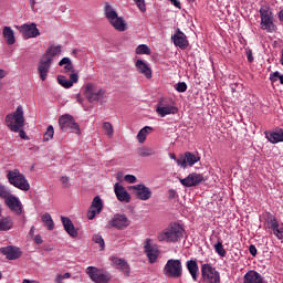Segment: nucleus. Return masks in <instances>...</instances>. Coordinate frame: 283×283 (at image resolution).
I'll return each mask as SVG.
<instances>
[{
	"label": "nucleus",
	"instance_id": "f257e3e1",
	"mask_svg": "<svg viewBox=\"0 0 283 283\" xmlns=\"http://www.w3.org/2000/svg\"><path fill=\"white\" fill-rule=\"evenodd\" d=\"M184 235L185 228L178 222H172L157 234V239L159 242L176 244V242H180V240H182Z\"/></svg>",
	"mask_w": 283,
	"mask_h": 283
},
{
	"label": "nucleus",
	"instance_id": "4d7b16f0",
	"mask_svg": "<svg viewBox=\"0 0 283 283\" xmlns=\"http://www.w3.org/2000/svg\"><path fill=\"white\" fill-rule=\"evenodd\" d=\"M247 56H248L249 63H253V61H254V59H253V51L248 50L247 51Z\"/></svg>",
	"mask_w": 283,
	"mask_h": 283
},
{
	"label": "nucleus",
	"instance_id": "a878e982",
	"mask_svg": "<svg viewBox=\"0 0 283 283\" xmlns=\"http://www.w3.org/2000/svg\"><path fill=\"white\" fill-rule=\"evenodd\" d=\"M61 222L63 224L64 231H66L71 238H78V230H76L74 227L71 218L61 217Z\"/></svg>",
	"mask_w": 283,
	"mask_h": 283
},
{
	"label": "nucleus",
	"instance_id": "412c9836",
	"mask_svg": "<svg viewBox=\"0 0 283 283\" xmlns=\"http://www.w3.org/2000/svg\"><path fill=\"white\" fill-rule=\"evenodd\" d=\"M111 262H112V265L116 266L117 270L124 273L126 277H129V275H132V268L129 266V263L125 261V259L113 256L111 259Z\"/></svg>",
	"mask_w": 283,
	"mask_h": 283
},
{
	"label": "nucleus",
	"instance_id": "9b49d317",
	"mask_svg": "<svg viewBox=\"0 0 283 283\" xmlns=\"http://www.w3.org/2000/svg\"><path fill=\"white\" fill-rule=\"evenodd\" d=\"M86 273L92 282L95 283H108L112 280V274H109V272H103V270H98L96 266L86 268Z\"/></svg>",
	"mask_w": 283,
	"mask_h": 283
},
{
	"label": "nucleus",
	"instance_id": "f03ea898",
	"mask_svg": "<svg viewBox=\"0 0 283 283\" xmlns=\"http://www.w3.org/2000/svg\"><path fill=\"white\" fill-rule=\"evenodd\" d=\"M104 14L114 30L117 32H125L127 30V22H125V19L123 17H118L116 9L107 2L104 7Z\"/></svg>",
	"mask_w": 283,
	"mask_h": 283
},
{
	"label": "nucleus",
	"instance_id": "49530a36",
	"mask_svg": "<svg viewBox=\"0 0 283 283\" xmlns=\"http://www.w3.org/2000/svg\"><path fill=\"white\" fill-rule=\"evenodd\" d=\"M175 90L179 93H185V91L187 90V83L185 82H179L175 85Z\"/></svg>",
	"mask_w": 283,
	"mask_h": 283
},
{
	"label": "nucleus",
	"instance_id": "052dcab7",
	"mask_svg": "<svg viewBox=\"0 0 283 283\" xmlns=\"http://www.w3.org/2000/svg\"><path fill=\"white\" fill-rule=\"evenodd\" d=\"M35 231H36V228L34 226H32L30 231H29V235L34 237Z\"/></svg>",
	"mask_w": 283,
	"mask_h": 283
},
{
	"label": "nucleus",
	"instance_id": "603ef678",
	"mask_svg": "<svg viewBox=\"0 0 283 283\" xmlns=\"http://www.w3.org/2000/svg\"><path fill=\"white\" fill-rule=\"evenodd\" d=\"M75 98H76L77 103H78L80 105H82V107H84V109H87V108H85V105L83 104V103H85V98H83V96L81 95V93L75 94Z\"/></svg>",
	"mask_w": 283,
	"mask_h": 283
},
{
	"label": "nucleus",
	"instance_id": "aec40b11",
	"mask_svg": "<svg viewBox=\"0 0 283 283\" xmlns=\"http://www.w3.org/2000/svg\"><path fill=\"white\" fill-rule=\"evenodd\" d=\"M103 211V199L99 196L94 197L92 205L87 211L88 220H94L98 213Z\"/></svg>",
	"mask_w": 283,
	"mask_h": 283
},
{
	"label": "nucleus",
	"instance_id": "09e8293b",
	"mask_svg": "<svg viewBox=\"0 0 283 283\" xmlns=\"http://www.w3.org/2000/svg\"><path fill=\"white\" fill-rule=\"evenodd\" d=\"M60 182L62 184V187H64V189H70L71 187L70 177L67 176L61 177Z\"/></svg>",
	"mask_w": 283,
	"mask_h": 283
},
{
	"label": "nucleus",
	"instance_id": "ddd939ff",
	"mask_svg": "<svg viewBox=\"0 0 283 283\" xmlns=\"http://www.w3.org/2000/svg\"><path fill=\"white\" fill-rule=\"evenodd\" d=\"M196 163H200V156L189 151L180 155V157L177 159L178 167H181L182 169H187V167H193Z\"/></svg>",
	"mask_w": 283,
	"mask_h": 283
},
{
	"label": "nucleus",
	"instance_id": "c9c22d12",
	"mask_svg": "<svg viewBox=\"0 0 283 283\" xmlns=\"http://www.w3.org/2000/svg\"><path fill=\"white\" fill-rule=\"evenodd\" d=\"M151 132H154V128H151V126H145L144 128H142L137 134L138 143H145L147 140V136H149Z\"/></svg>",
	"mask_w": 283,
	"mask_h": 283
},
{
	"label": "nucleus",
	"instance_id": "f8f14e48",
	"mask_svg": "<svg viewBox=\"0 0 283 283\" xmlns=\"http://www.w3.org/2000/svg\"><path fill=\"white\" fill-rule=\"evenodd\" d=\"M144 253H146L148 262L154 264L160 255V250L158 249V245L153 243L151 239L147 238L144 242Z\"/></svg>",
	"mask_w": 283,
	"mask_h": 283
},
{
	"label": "nucleus",
	"instance_id": "f704fd0d",
	"mask_svg": "<svg viewBox=\"0 0 283 283\" xmlns=\"http://www.w3.org/2000/svg\"><path fill=\"white\" fill-rule=\"evenodd\" d=\"M279 226H280V221H277V218H275V216L271 214L270 212H266V214H265V227L273 231Z\"/></svg>",
	"mask_w": 283,
	"mask_h": 283
},
{
	"label": "nucleus",
	"instance_id": "9d476101",
	"mask_svg": "<svg viewBox=\"0 0 283 283\" xmlns=\"http://www.w3.org/2000/svg\"><path fill=\"white\" fill-rule=\"evenodd\" d=\"M2 199L12 213H15V216H21V213H23V203L19 197L12 195V191L9 190Z\"/></svg>",
	"mask_w": 283,
	"mask_h": 283
},
{
	"label": "nucleus",
	"instance_id": "4c0bfd02",
	"mask_svg": "<svg viewBox=\"0 0 283 283\" xmlns=\"http://www.w3.org/2000/svg\"><path fill=\"white\" fill-rule=\"evenodd\" d=\"M138 155L142 156V158H147L149 156H155L156 151L153 148L143 147L138 149Z\"/></svg>",
	"mask_w": 283,
	"mask_h": 283
},
{
	"label": "nucleus",
	"instance_id": "7c9ffc66",
	"mask_svg": "<svg viewBox=\"0 0 283 283\" xmlns=\"http://www.w3.org/2000/svg\"><path fill=\"white\" fill-rule=\"evenodd\" d=\"M135 66L137 67L139 74H144L146 78H151V69L149 67V65H147V63H145V61L137 60Z\"/></svg>",
	"mask_w": 283,
	"mask_h": 283
},
{
	"label": "nucleus",
	"instance_id": "5701e85b",
	"mask_svg": "<svg viewBox=\"0 0 283 283\" xmlns=\"http://www.w3.org/2000/svg\"><path fill=\"white\" fill-rule=\"evenodd\" d=\"M156 112L161 118H165V116H169V114H178V107L166 104L165 101H160Z\"/></svg>",
	"mask_w": 283,
	"mask_h": 283
},
{
	"label": "nucleus",
	"instance_id": "dca6fc26",
	"mask_svg": "<svg viewBox=\"0 0 283 283\" xmlns=\"http://www.w3.org/2000/svg\"><path fill=\"white\" fill-rule=\"evenodd\" d=\"M20 34L24 36V39H36V36L41 35V32H39V29L36 28L35 23H24L19 28Z\"/></svg>",
	"mask_w": 283,
	"mask_h": 283
},
{
	"label": "nucleus",
	"instance_id": "a19ab883",
	"mask_svg": "<svg viewBox=\"0 0 283 283\" xmlns=\"http://www.w3.org/2000/svg\"><path fill=\"white\" fill-rule=\"evenodd\" d=\"M214 251L220 255L221 258H224L227 255V250H224V245H222V241H218L214 244Z\"/></svg>",
	"mask_w": 283,
	"mask_h": 283
},
{
	"label": "nucleus",
	"instance_id": "0e129e2a",
	"mask_svg": "<svg viewBox=\"0 0 283 283\" xmlns=\"http://www.w3.org/2000/svg\"><path fill=\"white\" fill-rule=\"evenodd\" d=\"M62 277L64 280H70V277H72V274H70V272H66L64 275H62Z\"/></svg>",
	"mask_w": 283,
	"mask_h": 283
},
{
	"label": "nucleus",
	"instance_id": "bb28decb",
	"mask_svg": "<svg viewBox=\"0 0 283 283\" xmlns=\"http://www.w3.org/2000/svg\"><path fill=\"white\" fill-rule=\"evenodd\" d=\"M186 269L190 273L191 279L195 282H198V277H200V268L198 266V261L191 259L186 262Z\"/></svg>",
	"mask_w": 283,
	"mask_h": 283
},
{
	"label": "nucleus",
	"instance_id": "6ab92c4d",
	"mask_svg": "<svg viewBox=\"0 0 283 283\" xmlns=\"http://www.w3.org/2000/svg\"><path fill=\"white\" fill-rule=\"evenodd\" d=\"M171 41L176 48H180V50H187L189 48V40H187V35L185 32L177 29L175 34L171 35Z\"/></svg>",
	"mask_w": 283,
	"mask_h": 283
},
{
	"label": "nucleus",
	"instance_id": "7ed1b4c3",
	"mask_svg": "<svg viewBox=\"0 0 283 283\" xmlns=\"http://www.w3.org/2000/svg\"><path fill=\"white\" fill-rule=\"evenodd\" d=\"M6 125L10 132H20L25 125V117L23 116V106L19 105L15 112L6 116Z\"/></svg>",
	"mask_w": 283,
	"mask_h": 283
},
{
	"label": "nucleus",
	"instance_id": "c756f323",
	"mask_svg": "<svg viewBox=\"0 0 283 283\" xmlns=\"http://www.w3.org/2000/svg\"><path fill=\"white\" fill-rule=\"evenodd\" d=\"M265 138L272 145H277V143H283V130L280 129L279 132H266Z\"/></svg>",
	"mask_w": 283,
	"mask_h": 283
},
{
	"label": "nucleus",
	"instance_id": "13d9d810",
	"mask_svg": "<svg viewBox=\"0 0 283 283\" xmlns=\"http://www.w3.org/2000/svg\"><path fill=\"white\" fill-rule=\"evenodd\" d=\"M63 274H57L54 279V283H63Z\"/></svg>",
	"mask_w": 283,
	"mask_h": 283
},
{
	"label": "nucleus",
	"instance_id": "58836bf2",
	"mask_svg": "<svg viewBox=\"0 0 283 283\" xmlns=\"http://www.w3.org/2000/svg\"><path fill=\"white\" fill-rule=\"evenodd\" d=\"M54 138V126L50 125L46 128V132L43 135L44 143H50Z\"/></svg>",
	"mask_w": 283,
	"mask_h": 283
},
{
	"label": "nucleus",
	"instance_id": "c03bdc74",
	"mask_svg": "<svg viewBox=\"0 0 283 283\" xmlns=\"http://www.w3.org/2000/svg\"><path fill=\"white\" fill-rule=\"evenodd\" d=\"M136 54H151V49H149L147 46V44H139L137 48H136Z\"/></svg>",
	"mask_w": 283,
	"mask_h": 283
},
{
	"label": "nucleus",
	"instance_id": "473e14b6",
	"mask_svg": "<svg viewBox=\"0 0 283 283\" xmlns=\"http://www.w3.org/2000/svg\"><path fill=\"white\" fill-rule=\"evenodd\" d=\"M60 67H63V73L64 74H70V72H72V74H74V64H72V60H70V57H63L60 62H59Z\"/></svg>",
	"mask_w": 283,
	"mask_h": 283
},
{
	"label": "nucleus",
	"instance_id": "79ce46f5",
	"mask_svg": "<svg viewBox=\"0 0 283 283\" xmlns=\"http://www.w3.org/2000/svg\"><path fill=\"white\" fill-rule=\"evenodd\" d=\"M270 81L271 83H277V81H280L281 85H283V75L280 73V71H275L270 74Z\"/></svg>",
	"mask_w": 283,
	"mask_h": 283
},
{
	"label": "nucleus",
	"instance_id": "338daca9",
	"mask_svg": "<svg viewBox=\"0 0 283 283\" xmlns=\"http://www.w3.org/2000/svg\"><path fill=\"white\" fill-rule=\"evenodd\" d=\"M116 178H117V180H123V172H117Z\"/></svg>",
	"mask_w": 283,
	"mask_h": 283
},
{
	"label": "nucleus",
	"instance_id": "393cba45",
	"mask_svg": "<svg viewBox=\"0 0 283 283\" xmlns=\"http://www.w3.org/2000/svg\"><path fill=\"white\" fill-rule=\"evenodd\" d=\"M57 83L65 90H70V87L74 86V83H78V73H71L70 80H67V77L64 75H59Z\"/></svg>",
	"mask_w": 283,
	"mask_h": 283
},
{
	"label": "nucleus",
	"instance_id": "4468645a",
	"mask_svg": "<svg viewBox=\"0 0 283 283\" xmlns=\"http://www.w3.org/2000/svg\"><path fill=\"white\" fill-rule=\"evenodd\" d=\"M109 227L113 229H117L118 231H123L127 229L132 224L129 218L126 214L116 213L108 222Z\"/></svg>",
	"mask_w": 283,
	"mask_h": 283
},
{
	"label": "nucleus",
	"instance_id": "72a5a7b5",
	"mask_svg": "<svg viewBox=\"0 0 283 283\" xmlns=\"http://www.w3.org/2000/svg\"><path fill=\"white\" fill-rule=\"evenodd\" d=\"M14 227V221L12 217H1L0 218V231H10Z\"/></svg>",
	"mask_w": 283,
	"mask_h": 283
},
{
	"label": "nucleus",
	"instance_id": "e433bc0d",
	"mask_svg": "<svg viewBox=\"0 0 283 283\" xmlns=\"http://www.w3.org/2000/svg\"><path fill=\"white\" fill-rule=\"evenodd\" d=\"M42 222L49 231H54V220L52 219V216L49 212H45L42 216Z\"/></svg>",
	"mask_w": 283,
	"mask_h": 283
},
{
	"label": "nucleus",
	"instance_id": "e2e57ef3",
	"mask_svg": "<svg viewBox=\"0 0 283 283\" xmlns=\"http://www.w3.org/2000/svg\"><path fill=\"white\" fill-rule=\"evenodd\" d=\"M31 9L34 10V7L36 6V0H29Z\"/></svg>",
	"mask_w": 283,
	"mask_h": 283
},
{
	"label": "nucleus",
	"instance_id": "8fccbe9b",
	"mask_svg": "<svg viewBox=\"0 0 283 283\" xmlns=\"http://www.w3.org/2000/svg\"><path fill=\"white\" fill-rule=\"evenodd\" d=\"M124 180L128 182V185H135V182H137L138 179L134 175H126L124 177Z\"/></svg>",
	"mask_w": 283,
	"mask_h": 283
},
{
	"label": "nucleus",
	"instance_id": "2f4dec72",
	"mask_svg": "<svg viewBox=\"0 0 283 283\" xmlns=\"http://www.w3.org/2000/svg\"><path fill=\"white\" fill-rule=\"evenodd\" d=\"M2 36L6 39L8 45H14L17 38H14V30L10 27H4L2 30Z\"/></svg>",
	"mask_w": 283,
	"mask_h": 283
},
{
	"label": "nucleus",
	"instance_id": "cd10ccee",
	"mask_svg": "<svg viewBox=\"0 0 283 283\" xmlns=\"http://www.w3.org/2000/svg\"><path fill=\"white\" fill-rule=\"evenodd\" d=\"M0 251L8 260H19L21 258V250L12 245L1 248Z\"/></svg>",
	"mask_w": 283,
	"mask_h": 283
},
{
	"label": "nucleus",
	"instance_id": "3c124183",
	"mask_svg": "<svg viewBox=\"0 0 283 283\" xmlns=\"http://www.w3.org/2000/svg\"><path fill=\"white\" fill-rule=\"evenodd\" d=\"M9 191L10 189H8V187H6L3 184H0V198H4Z\"/></svg>",
	"mask_w": 283,
	"mask_h": 283
},
{
	"label": "nucleus",
	"instance_id": "864d4df0",
	"mask_svg": "<svg viewBox=\"0 0 283 283\" xmlns=\"http://www.w3.org/2000/svg\"><path fill=\"white\" fill-rule=\"evenodd\" d=\"M15 134H19L20 138H22L23 140H30V137H28V134H25V130H23V128H20V130H18Z\"/></svg>",
	"mask_w": 283,
	"mask_h": 283
},
{
	"label": "nucleus",
	"instance_id": "37998d69",
	"mask_svg": "<svg viewBox=\"0 0 283 283\" xmlns=\"http://www.w3.org/2000/svg\"><path fill=\"white\" fill-rule=\"evenodd\" d=\"M103 129H104L106 136H108V138H112L114 136V126H112V123L105 122L103 124Z\"/></svg>",
	"mask_w": 283,
	"mask_h": 283
},
{
	"label": "nucleus",
	"instance_id": "2eb2a0df",
	"mask_svg": "<svg viewBox=\"0 0 283 283\" xmlns=\"http://www.w3.org/2000/svg\"><path fill=\"white\" fill-rule=\"evenodd\" d=\"M129 189L135 191L137 200L147 201L151 198V189H149V187L145 186L144 184L130 186Z\"/></svg>",
	"mask_w": 283,
	"mask_h": 283
},
{
	"label": "nucleus",
	"instance_id": "6e6552de",
	"mask_svg": "<svg viewBox=\"0 0 283 283\" xmlns=\"http://www.w3.org/2000/svg\"><path fill=\"white\" fill-rule=\"evenodd\" d=\"M59 127L61 132H72V134H76L81 136V126L74 119V116L70 114H65L59 117Z\"/></svg>",
	"mask_w": 283,
	"mask_h": 283
},
{
	"label": "nucleus",
	"instance_id": "4be33fe9",
	"mask_svg": "<svg viewBox=\"0 0 283 283\" xmlns=\"http://www.w3.org/2000/svg\"><path fill=\"white\" fill-rule=\"evenodd\" d=\"M114 193L119 202H132V195L119 182L114 185Z\"/></svg>",
	"mask_w": 283,
	"mask_h": 283
},
{
	"label": "nucleus",
	"instance_id": "774afa93",
	"mask_svg": "<svg viewBox=\"0 0 283 283\" xmlns=\"http://www.w3.org/2000/svg\"><path fill=\"white\" fill-rule=\"evenodd\" d=\"M279 19L280 21H283V9L279 12Z\"/></svg>",
	"mask_w": 283,
	"mask_h": 283
},
{
	"label": "nucleus",
	"instance_id": "de8ad7c7",
	"mask_svg": "<svg viewBox=\"0 0 283 283\" xmlns=\"http://www.w3.org/2000/svg\"><path fill=\"white\" fill-rule=\"evenodd\" d=\"M137 8L142 11V12H146L147 11V7L145 4V0H133Z\"/></svg>",
	"mask_w": 283,
	"mask_h": 283
},
{
	"label": "nucleus",
	"instance_id": "1a4fd4ad",
	"mask_svg": "<svg viewBox=\"0 0 283 283\" xmlns=\"http://www.w3.org/2000/svg\"><path fill=\"white\" fill-rule=\"evenodd\" d=\"M201 277L205 283H220V272L211 263L201 265Z\"/></svg>",
	"mask_w": 283,
	"mask_h": 283
},
{
	"label": "nucleus",
	"instance_id": "a211bd4d",
	"mask_svg": "<svg viewBox=\"0 0 283 283\" xmlns=\"http://www.w3.org/2000/svg\"><path fill=\"white\" fill-rule=\"evenodd\" d=\"M51 67H52V60L42 55L38 63V74L41 81H45L48 78V74L50 73Z\"/></svg>",
	"mask_w": 283,
	"mask_h": 283
},
{
	"label": "nucleus",
	"instance_id": "6e6d98bb",
	"mask_svg": "<svg viewBox=\"0 0 283 283\" xmlns=\"http://www.w3.org/2000/svg\"><path fill=\"white\" fill-rule=\"evenodd\" d=\"M33 241H34L35 244H43V238L41 237V234H36L33 238Z\"/></svg>",
	"mask_w": 283,
	"mask_h": 283
},
{
	"label": "nucleus",
	"instance_id": "bf43d9fd",
	"mask_svg": "<svg viewBox=\"0 0 283 283\" xmlns=\"http://www.w3.org/2000/svg\"><path fill=\"white\" fill-rule=\"evenodd\" d=\"M169 1L170 3H172V6H175V8H178L179 10L180 8H182L179 0H169Z\"/></svg>",
	"mask_w": 283,
	"mask_h": 283
},
{
	"label": "nucleus",
	"instance_id": "680f3d73",
	"mask_svg": "<svg viewBox=\"0 0 283 283\" xmlns=\"http://www.w3.org/2000/svg\"><path fill=\"white\" fill-rule=\"evenodd\" d=\"M169 158H170L171 160H175L176 163H178V158H176V154L170 153V154H169Z\"/></svg>",
	"mask_w": 283,
	"mask_h": 283
},
{
	"label": "nucleus",
	"instance_id": "39448f33",
	"mask_svg": "<svg viewBox=\"0 0 283 283\" xmlns=\"http://www.w3.org/2000/svg\"><path fill=\"white\" fill-rule=\"evenodd\" d=\"M7 180L15 187V189H20V191H30V182L25 175L21 174V170L13 169L7 171Z\"/></svg>",
	"mask_w": 283,
	"mask_h": 283
},
{
	"label": "nucleus",
	"instance_id": "5fc2aeb1",
	"mask_svg": "<svg viewBox=\"0 0 283 283\" xmlns=\"http://www.w3.org/2000/svg\"><path fill=\"white\" fill-rule=\"evenodd\" d=\"M249 251L253 255V258H255L258 255V248H255V245L251 244L249 247Z\"/></svg>",
	"mask_w": 283,
	"mask_h": 283
},
{
	"label": "nucleus",
	"instance_id": "ea45409f",
	"mask_svg": "<svg viewBox=\"0 0 283 283\" xmlns=\"http://www.w3.org/2000/svg\"><path fill=\"white\" fill-rule=\"evenodd\" d=\"M93 242L99 245V251H105V239H103V235L94 234Z\"/></svg>",
	"mask_w": 283,
	"mask_h": 283
},
{
	"label": "nucleus",
	"instance_id": "0eeeda50",
	"mask_svg": "<svg viewBox=\"0 0 283 283\" xmlns=\"http://www.w3.org/2000/svg\"><path fill=\"white\" fill-rule=\"evenodd\" d=\"M164 275L172 280L182 277V261L180 259H169L164 266Z\"/></svg>",
	"mask_w": 283,
	"mask_h": 283
},
{
	"label": "nucleus",
	"instance_id": "423d86ee",
	"mask_svg": "<svg viewBox=\"0 0 283 283\" xmlns=\"http://www.w3.org/2000/svg\"><path fill=\"white\" fill-rule=\"evenodd\" d=\"M260 17H261V30H264L265 32L273 33L277 30V27L275 25L274 18H273V11H271V8L269 7H261L259 10Z\"/></svg>",
	"mask_w": 283,
	"mask_h": 283
},
{
	"label": "nucleus",
	"instance_id": "c85d7f7f",
	"mask_svg": "<svg viewBox=\"0 0 283 283\" xmlns=\"http://www.w3.org/2000/svg\"><path fill=\"white\" fill-rule=\"evenodd\" d=\"M61 52H63V46L50 45L42 56L49 59L52 63L54 61V56H61Z\"/></svg>",
	"mask_w": 283,
	"mask_h": 283
},
{
	"label": "nucleus",
	"instance_id": "a18cd8bd",
	"mask_svg": "<svg viewBox=\"0 0 283 283\" xmlns=\"http://www.w3.org/2000/svg\"><path fill=\"white\" fill-rule=\"evenodd\" d=\"M272 231L275 238H277V240H283V226L279 224Z\"/></svg>",
	"mask_w": 283,
	"mask_h": 283
},
{
	"label": "nucleus",
	"instance_id": "69168bd1",
	"mask_svg": "<svg viewBox=\"0 0 283 283\" xmlns=\"http://www.w3.org/2000/svg\"><path fill=\"white\" fill-rule=\"evenodd\" d=\"M0 78H6V72L0 69Z\"/></svg>",
	"mask_w": 283,
	"mask_h": 283
},
{
	"label": "nucleus",
	"instance_id": "b1692460",
	"mask_svg": "<svg viewBox=\"0 0 283 283\" xmlns=\"http://www.w3.org/2000/svg\"><path fill=\"white\" fill-rule=\"evenodd\" d=\"M243 283H269L264 276L255 270L248 271L243 276Z\"/></svg>",
	"mask_w": 283,
	"mask_h": 283
},
{
	"label": "nucleus",
	"instance_id": "f3484780",
	"mask_svg": "<svg viewBox=\"0 0 283 283\" xmlns=\"http://www.w3.org/2000/svg\"><path fill=\"white\" fill-rule=\"evenodd\" d=\"M179 181L184 187H198V185L205 182V176L197 172H191L186 178L179 179Z\"/></svg>",
	"mask_w": 283,
	"mask_h": 283
},
{
	"label": "nucleus",
	"instance_id": "20e7f679",
	"mask_svg": "<svg viewBox=\"0 0 283 283\" xmlns=\"http://www.w3.org/2000/svg\"><path fill=\"white\" fill-rule=\"evenodd\" d=\"M84 96L88 103H105V98H107L105 88L94 83H87L84 86Z\"/></svg>",
	"mask_w": 283,
	"mask_h": 283
}]
</instances>
